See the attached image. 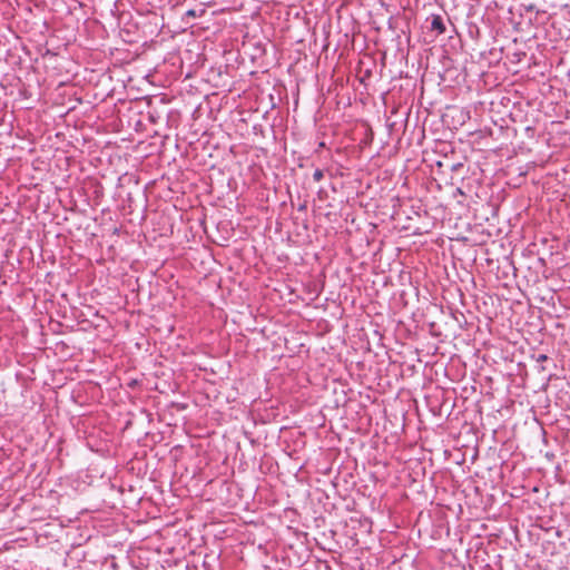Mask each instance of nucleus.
Masks as SVG:
<instances>
[{"label": "nucleus", "instance_id": "f257e3e1", "mask_svg": "<svg viewBox=\"0 0 570 570\" xmlns=\"http://www.w3.org/2000/svg\"><path fill=\"white\" fill-rule=\"evenodd\" d=\"M430 29L432 31H435L436 35H442L445 32L446 28L444 24V21L440 14H432L431 16V26Z\"/></svg>", "mask_w": 570, "mask_h": 570}, {"label": "nucleus", "instance_id": "f03ea898", "mask_svg": "<svg viewBox=\"0 0 570 570\" xmlns=\"http://www.w3.org/2000/svg\"><path fill=\"white\" fill-rule=\"evenodd\" d=\"M323 177H324V173H323V170H322V169H320V168L315 169V171H314V174H313V179H314L315 181H321V180L323 179Z\"/></svg>", "mask_w": 570, "mask_h": 570}, {"label": "nucleus", "instance_id": "7ed1b4c3", "mask_svg": "<svg viewBox=\"0 0 570 570\" xmlns=\"http://www.w3.org/2000/svg\"><path fill=\"white\" fill-rule=\"evenodd\" d=\"M548 358H549V357H548V355H546V354H539V355L535 357V362H537V363H543V362H546Z\"/></svg>", "mask_w": 570, "mask_h": 570}, {"label": "nucleus", "instance_id": "39448f33", "mask_svg": "<svg viewBox=\"0 0 570 570\" xmlns=\"http://www.w3.org/2000/svg\"><path fill=\"white\" fill-rule=\"evenodd\" d=\"M456 191H458V194H461V195L463 194V193H462V190H461L460 188H458V190H456Z\"/></svg>", "mask_w": 570, "mask_h": 570}, {"label": "nucleus", "instance_id": "20e7f679", "mask_svg": "<svg viewBox=\"0 0 570 570\" xmlns=\"http://www.w3.org/2000/svg\"><path fill=\"white\" fill-rule=\"evenodd\" d=\"M186 16H187V17H193V18L197 17L196 10H193V9H191V10H188V11L186 12Z\"/></svg>", "mask_w": 570, "mask_h": 570}]
</instances>
